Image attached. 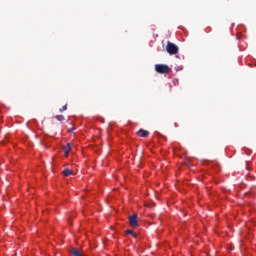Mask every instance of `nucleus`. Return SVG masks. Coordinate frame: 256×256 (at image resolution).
<instances>
[{"label":"nucleus","instance_id":"obj_6","mask_svg":"<svg viewBox=\"0 0 256 256\" xmlns=\"http://www.w3.org/2000/svg\"><path fill=\"white\" fill-rule=\"evenodd\" d=\"M62 174L64 175V177H69V175H73V171L66 168L63 170Z\"/></svg>","mask_w":256,"mask_h":256},{"label":"nucleus","instance_id":"obj_2","mask_svg":"<svg viewBox=\"0 0 256 256\" xmlns=\"http://www.w3.org/2000/svg\"><path fill=\"white\" fill-rule=\"evenodd\" d=\"M166 51L169 53V55H177L179 53V47L173 42L168 41L166 45Z\"/></svg>","mask_w":256,"mask_h":256},{"label":"nucleus","instance_id":"obj_1","mask_svg":"<svg viewBox=\"0 0 256 256\" xmlns=\"http://www.w3.org/2000/svg\"><path fill=\"white\" fill-rule=\"evenodd\" d=\"M155 71L160 75H165L167 73H170L171 69L169 66H167V64H156Z\"/></svg>","mask_w":256,"mask_h":256},{"label":"nucleus","instance_id":"obj_9","mask_svg":"<svg viewBox=\"0 0 256 256\" xmlns=\"http://www.w3.org/2000/svg\"><path fill=\"white\" fill-rule=\"evenodd\" d=\"M126 235H134L133 230H126Z\"/></svg>","mask_w":256,"mask_h":256},{"label":"nucleus","instance_id":"obj_5","mask_svg":"<svg viewBox=\"0 0 256 256\" xmlns=\"http://www.w3.org/2000/svg\"><path fill=\"white\" fill-rule=\"evenodd\" d=\"M63 151L65 153V157H69V151H71V143H68L63 147Z\"/></svg>","mask_w":256,"mask_h":256},{"label":"nucleus","instance_id":"obj_10","mask_svg":"<svg viewBox=\"0 0 256 256\" xmlns=\"http://www.w3.org/2000/svg\"><path fill=\"white\" fill-rule=\"evenodd\" d=\"M68 133H73V129L70 128V129L68 130Z\"/></svg>","mask_w":256,"mask_h":256},{"label":"nucleus","instance_id":"obj_4","mask_svg":"<svg viewBox=\"0 0 256 256\" xmlns=\"http://www.w3.org/2000/svg\"><path fill=\"white\" fill-rule=\"evenodd\" d=\"M137 135H138V137H148L149 131L140 129V130L137 132Z\"/></svg>","mask_w":256,"mask_h":256},{"label":"nucleus","instance_id":"obj_8","mask_svg":"<svg viewBox=\"0 0 256 256\" xmlns=\"http://www.w3.org/2000/svg\"><path fill=\"white\" fill-rule=\"evenodd\" d=\"M60 113H63V111H67V104L62 106V108H60Z\"/></svg>","mask_w":256,"mask_h":256},{"label":"nucleus","instance_id":"obj_11","mask_svg":"<svg viewBox=\"0 0 256 256\" xmlns=\"http://www.w3.org/2000/svg\"><path fill=\"white\" fill-rule=\"evenodd\" d=\"M131 235H133L134 237H137V233H135V232H134V234H131Z\"/></svg>","mask_w":256,"mask_h":256},{"label":"nucleus","instance_id":"obj_3","mask_svg":"<svg viewBox=\"0 0 256 256\" xmlns=\"http://www.w3.org/2000/svg\"><path fill=\"white\" fill-rule=\"evenodd\" d=\"M139 218L137 214H133L129 216V225L133 227V229L138 227Z\"/></svg>","mask_w":256,"mask_h":256},{"label":"nucleus","instance_id":"obj_7","mask_svg":"<svg viewBox=\"0 0 256 256\" xmlns=\"http://www.w3.org/2000/svg\"><path fill=\"white\" fill-rule=\"evenodd\" d=\"M56 119H57V121H65V116H63V115H57L56 116Z\"/></svg>","mask_w":256,"mask_h":256}]
</instances>
